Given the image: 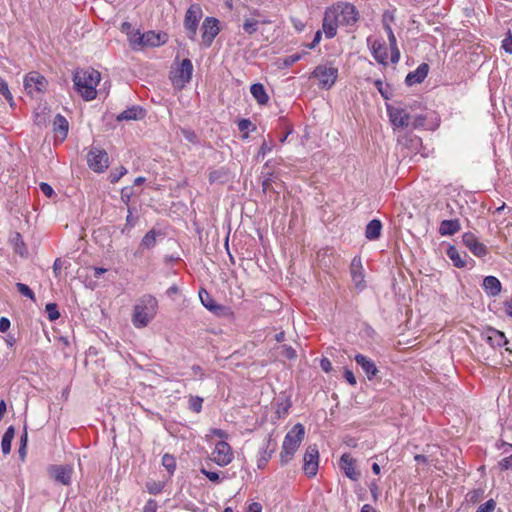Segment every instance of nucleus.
I'll return each instance as SVG.
<instances>
[{
	"label": "nucleus",
	"instance_id": "f8f14e48",
	"mask_svg": "<svg viewBox=\"0 0 512 512\" xmlns=\"http://www.w3.org/2000/svg\"><path fill=\"white\" fill-rule=\"evenodd\" d=\"M219 21L214 17H206L201 26V38L203 45L208 48L211 46L213 40L218 35Z\"/></svg>",
	"mask_w": 512,
	"mask_h": 512
},
{
	"label": "nucleus",
	"instance_id": "13d9d810",
	"mask_svg": "<svg viewBox=\"0 0 512 512\" xmlns=\"http://www.w3.org/2000/svg\"><path fill=\"white\" fill-rule=\"evenodd\" d=\"M39 187L41 192L47 197H51L54 194L53 188L48 183L41 182Z\"/></svg>",
	"mask_w": 512,
	"mask_h": 512
},
{
	"label": "nucleus",
	"instance_id": "7ed1b4c3",
	"mask_svg": "<svg viewBox=\"0 0 512 512\" xmlns=\"http://www.w3.org/2000/svg\"><path fill=\"white\" fill-rule=\"evenodd\" d=\"M305 436V428L302 424H295L285 435L280 452L281 465L288 464L294 457Z\"/></svg>",
	"mask_w": 512,
	"mask_h": 512
},
{
	"label": "nucleus",
	"instance_id": "5fc2aeb1",
	"mask_svg": "<svg viewBox=\"0 0 512 512\" xmlns=\"http://www.w3.org/2000/svg\"><path fill=\"white\" fill-rule=\"evenodd\" d=\"M374 85L376 86L379 93L383 96V98L388 99L389 98V91L388 88L384 87V84L382 80L378 79L374 82Z\"/></svg>",
	"mask_w": 512,
	"mask_h": 512
},
{
	"label": "nucleus",
	"instance_id": "dca6fc26",
	"mask_svg": "<svg viewBox=\"0 0 512 512\" xmlns=\"http://www.w3.org/2000/svg\"><path fill=\"white\" fill-rule=\"evenodd\" d=\"M367 44L371 49V54L374 57V59L379 64L386 66L388 64V53L385 42L379 39L372 40L370 37H368Z\"/></svg>",
	"mask_w": 512,
	"mask_h": 512
},
{
	"label": "nucleus",
	"instance_id": "6e6552de",
	"mask_svg": "<svg viewBox=\"0 0 512 512\" xmlns=\"http://www.w3.org/2000/svg\"><path fill=\"white\" fill-rule=\"evenodd\" d=\"M87 163L96 173L104 172L109 166V157L104 149L93 147L87 154Z\"/></svg>",
	"mask_w": 512,
	"mask_h": 512
},
{
	"label": "nucleus",
	"instance_id": "9b49d317",
	"mask_svg": "<svg viewBox=\"0 0 512 512\" xmlns=\"http://www.w3.org/2000/svg\"><path fill=\"white\" fill-rule=\"evenodd\" d=\"M303 470L308 477H314L317 474L319 466V451L316 445L307 447L303 457Z\"/></svg>",
	"mask_w": 512,
	"mask_h": 512
},
{
	"label": "nucleus",
	"instance_id": "aec40b11",
	"mask_svg": "<svg viewBox=\"0 0 512 512\" xmlns=\"http://www.w3.org/2000/svg\"><path fill=\"white\" fill-rule=\"evenodd\" d=\"M339 22L337 20V16L334 15L333 10L328 8L325 11L324 19H323V31L327 38L331 39L337 34V27L339 26Z\"/></svg>",
	"mask_w": 512,
	"mask_h": 512
},
{
	"label": "nucleus",
	"instance_id": "20e7f679",
	"mask_svg": "<svg viewBox=\"0 0 512 512\" xmlns=\"http://www.w3.org/2000/svg\"><path fill=\"white\" fill-rule=\"evenodd\" d=\"M203 16L202 8L199 4H192L189 6L184 17V29L187 37L195 41L197 37V30L199 22Z\"/></svg>",
	"mask_w": 512,
	"mask_h": 512
},
{
	"label": "nucleus",
	"instance_id": "473e14b6",
	"mask_svg": "<svg viewBox=\"0 0 512 512\" xmlns=\"http://www.w3.org/2000/svg\"><path fill=\"white\" fill-rule=\"evenodd\" d=\"M142 113H143V110L141 108L133 106V107L128 108V109L124 110L123 112H121L117 116V120L118 121L137 120L143 116Z\"/></svg>",
	"mask_w": 512,
	"mask_h": 512
},
{
	"label": "nucleus",
	"instance_id": "de8ad7c7",
	"mask_svg": "<svg viewBox=\"0 0 512 512\" xmlns=\"http://www.w3.org/2000/svg\"><path fill=\"white\" fill-rule=\"evenodd\" d=\"M496 507V502L493 499H489L484 504L480 505L476 512H493Z\"/></svg>",
	"mask_w": 512,
	"mask_h": 512
},
{
	"label": "nucleus",
	"instance_id": "f257e3e1",
	"mask_svg": "<svg viewBox=\"0 0 512 512\" xmlns=\"http://www.w3.org/2000/svg\"><path fill=\"white\" fill-rule=\"evenodd\" d=\"M100 79V73L93 68L76 70L73 75L74 87L86 101H91L96 98V87Z\"/></svg>",
	"mask_w": 512,
	"mask_h": 512
},
{
	"label": "nucleus",
	"instance_id": "f704fd0d",
	"mask_svg": "<svg viewBox=\"0 0 512 512\" xmlns=\"http://www.w3.org/2000/svg\"><path fill=\"white\" fill-rule=\"evenodd\" d=\"M142 40H143V33H141L139 30H133L128 35V41L130 43V46L134 50L142 48Z\"/></svg>",
	"mask_w": 512,
	"mask_h": 512
},
{
	"label": "nucleus",
	"instance_id": "9d476101",
	"mask_svg": "<svg viewBox=\"0 0 512 512\" xmlns=\"http://www.w3.org/2000/svg\"><path fill=\"white\" fill-rule=\"evenodd\" d=\"M233 458L231 446L225 441H219L215 444L210 459L218 466L224 467L230 464Z\"/></svg>",
	"mask_w": 512,
	"mask_h": 512
},
{
	"label": "nucleus",
	"instance_id": "e2e57ef3",
	"mask_svg": "<svg viewBox=\"0 0 512 512\" xmlns=\"http://www.w3.org/2000/svg\"><path fill=\"white\" fill-rule=\"evenodd\" d=\"M10 320L6 317H1L0 318V332L2 333H5L9 330L10 328Z\"/></svg>",
	"mask_w": 512,
	"mask_h": 512
},
{
	"label": "nucleus",
	"instance_id": "e433bc0d",
	"mask_svg": "<svg viewBox=\"0 0 512 512\" xmlns=\"http://www.w3.org/2000/svg\"><path fill=\"white\" fill-rule=\"evenodd\" d=\"M483 496H484V490L481 488H478V489L469 491L466 494L465 499L468 503L476 504L483 498Z\"/></svg>",
	"mask_w": 512,
	"mask_h": 512
},
{
	"label": "nucleus",
	"instance_id": "39448f33",
	"mask_svg": "<svg viewBox=\"0 0 512 512\" xmlns=\"http://www.w3.org/2000/svg\"><path fill=\"white\" fill-rule=\"evenodd\" d=\"M193 73V64L190 59H183L179 66L171 72L170 79L174 87L182 89L190 82Z\"/></svg>",
	"mask_w": 512,
	"mask_h": 512
},
{
	"label": "nucleus",
	"instance_id": "f3484780",
	"mask_svg": "<svg viewBox=\"0 0 512 512\" xmlns=\"http://www.w3.org/2000/svg\"><path fill=\"white\" fill-rule=\"evenodd\" d=\"M351 279L357 290L362 291L365 288L364 269L360 257H354L350 265Z\"/></svg>",
	"mask_w": 512,
	"mask_h": 512
},
{
	"label": "nucleus",
	"instance_id": "4d7b16f0",
	"mask_svg": "<svg viewBox=\"0 0 512 512\" xmlns=\"http://www.w3.org/2000/svg\"><path fill=\"white\" fill-rule=\"evenodd\" d=\"M127 173V169L124 167H120L118 172H112L110 174V181L111 183H115L120 180L122 176H124Z\"/></svg>",
	"mask_w": 512,
	"mask_h": 512
},
{
	"label": "nucleus",
	"instance_id": "b1692460",
	"mask_svg": "<svg viewBox=\"0 0 512 512\" xmlns=\"http://www.w3.org/2000/svg\"><path fill=\"white\" fill-rule=\"evenodd\" d=\"M340 467L345 475L351 480H358L360 473L356 471L354 466V459L348 453H344L340 458Z\"/></svg>",
	"mask_w": 512,
	"mask_h": 512
},
{
	"label": "nucleus",
	"instance_id": "1a4fd4ad",
	"mask_svg": "<svg viewBox=\"0 0 512 512\" xmlns=\"http://www.w3.org/2000/svg\"><path fill=\"white\" fill-rule=\"evenodd\" d=\"M312 77L319 80L321 88L330 89L338 77V69L333 66L318 65L312 72Z\"/></svg>",
	"mask_w": 512,
	"mask_h": 512
},
{
	"label": "nucleus",
	"instance_id": "0eeeda50",
	"mask_svg": "<svg viewBox=\"0 0 512 512\" xmlns=\"http://www.w3.org/2000/svg\"><path fill=\"white\" fill-rule=\"evenodd\" d=\"M48 476L57 484L69 486L72 483L74 468L71 465H50L47 468Z\"/></svg>",
	"mask_w": 512,
	"mask_h": 512
},
{
	"label": "nucleus",
	"instance_id": "0e129e2a",
	"mask_svg": "<svg viewBox=\"0 0 512 512\" xmlns=\"http://www.w3.org/2000/svg\"><path fill=\"white\" fill-rule=\"evenodd\" d=\"M320 366L322 370L325 371L326 373L332 370V364L328 358H322L320 361Z\"/></svg>",
	"mask_w": 512,
	"mask_h": 512
},
{
	"label": "nucleus",
	"instance_id": "cd10ccee",
	"mask_svg": "<svg viewBox=\"0 0 512 512\" xmlns=\"http://www.w3.org/2000/svg\"><path fill=\"white\" fill-rule=\"evenodd\" d=\"M53 130L60 137L61 141H63L68 134L69 123L67 119L61 114H57L53 121Z\"/></svg>",
	"mask_w": 512,
	"mask_h": 512
},
{
	"label": "nucleus",
	"instance_id": "8fccbe9b",
	"mask_svg": "<svg viewBox=\"0 0 512 512\" xmlns=\"http://www.w3.org/2000/svg\"><path fill=\"white\" fill-rule=\"evenodd\" d=\"M200 472L205 475L211 482L219 483L221 481L220 476L217 472L209 471L205 468H201Z\"/></svg>",
	"mask_w": 512,
	"mask_h": 512
},
{
	"label": "nucleus",
	"instance_id": "f03ea898",
	"mask_svg": "<svg viewBox=\"0 0 512 512\" xmlns=\"http://www.w3.org/2000/svg\"><path fill=\"white\" fill-rule=\"evenodd\" d=\"M158 312V300L151 294L142 295L133 307L132 324L141 329L155 318Z\"/></svg>",
	"mask_w": 512,
	"mask_h": 512
},
{
	"label": "nucleus",
	"instance_id": "338daca9",
	"mask_svg": "<svg viewBox=\"0 0 512 512\" xmlns=\"http://www.w3.org/2000/svg\"><path fill=\"white\" fill-rule=\"evenodd\" d=\"M246 512H262V506L258 502H253L248 506Z\"/></svg>",
	"mask_w": 512,
	"mask_h": 512
},
{
	"label": "nucleus",
	"instance_id": "393cba45",
	"mask_svg": "<svg viewBox=\"0 0 512 512\" xmlns=\"http://www.w3.org/2000/svg\"><path fill=\"white\" fill-rule=\"evenodd\" d=\"M384 29L387 32L388 41H389L390 50H391L390 60L393 64H396L400 60V51L397 46L396 37H395L394 32L389 24L384 23Z\"/></svg>",
	"mask_w": 512,
	"mask_h": 512
},
{
	"label": "nucleus",
	"instance_id": "412c9836",
	"mask_svg": "<svg viewBox=\"0 0 512 512\" xmlns=\"http://www.w3.org/2000/svg\"><path fill=\"white\" fill-rule=\"evenodd\" d=\"M356 363L362 368L369 380H372L378 373V369L373 360L363 354L355 355Z\"/></svg>",
	"mask_w": 512,
	"mask_h": 512
},
{
	"label": "nucleus",
	"instance_id": "603ef678",
	"mask_svg": "<svg viewBox=\"0 0 512 512\" xmlns=\"http://www.w3.org/2000/svg\"><path fill=\"white\" fill-rule=\"evenodd\" d=\"M301 57H302V55L299 53L289 55L283 59V64L286 67H289V66L293 65L294 63L298 62L301 59Z\"/></svg>",
	"mask_w": 512,
	"mask_h": 512
},
{
	"label": "nucleus",
	"instance_id": "a211bd4d",
	"mask_svg": "<svg viewBox=\"0 0 512 512\" xmlns=\"http://www.w3.org/2000/svg\"><path fill=\"white\" fill-rule=\"evenodd\" d=\"M387 112L393 126L404 128L409 125L410 116L405 109L401 107L388 106Z\"/></svg>",
	"mask_w": 512,
	"mask_h": 512
},
{
	"label": "nucleus",
	"instance_id": "ddd939ff",
	"mask_svg": "<svg viewBox=\"0 0 512 512\" xmlns=\"http://www.w3.org/2000/svg\"><path fill=\"white\" fill-rule=\"evenodd\" d=\"M277 448V442L273 438L272 434H268L265 439L263 440L262 447L259 450L258 453V459H257V467L259 469L265 468L268 461L272 457L273 453L275 452Z\"/></svg>",
	"mask_w": 512,
	"mask_h": 512
},
{
	"label": "nucleus",
	"instance_id": "2eb2a0df",
	"mask_svg": "<svg viewBox=\"0 0 512 512\" xmlns=\"http://www.w3.org/2000/svg\"><path fill=\"white\" fill-rule=\"evenodd\" d=\"M482 339L493 349L501 348L508 344L505 334L492 327H488L481 334Z\"/></svg>",
	"mask_w": 512,
	"mask_h": 512
},
{
	"label": "nucleus",
	"instance_id": "2f4dec72",
	"mask_svg": "<svg viewBox=\"0 0 512 512\" xmlns=\"http://www.w3.org/2000/svg\"><path fill=\"white\" fill-rule=\"evenodd\" d=\"M199 298L203 306L211 312L218 313V311L222 309L205 289H200Z\"/></svg>",
	"mask_w": 512,
	"mask_h": 512
},
{
	"label": "nucleus",
	"instance_id": "58836bf2",
	"mask_svg": "<svg viewBox=\"0 0 512 512\" xmlns=\"http://www.w3.org/2000/svg\"><path fill=\"white\" fill-rule=\"evenodd\" d=\"M203 398L199 396H191L189 399V409L195 413L202 410Z\"/></svg>",
	"mask_w": 512,
	"mask_h": 512
},
{
	"label": "nucleus",
	"instance_id": "6e6d98bb",
	"mask_svg": "<svg viewBox=\"0 0 512 512\" xmlns=\"http://www.w3.org/2000/svg\"><path fill=\"white\" fill-rule=\"evenodd\" d=\"M282 355L288 359H294L297 356L295 349L287 345L282 347Z\"/></svg>",
	"mask_w": 512,
	"mask_h": 512
},
{
	"label": "nucleus",
	"instance_id": "c9c22d12",
	"mask_svg": "<svg viewBox=\"0 0 512 512\" xmlns=\"http://www.w3.org/2000/svg\"><path fill=\"white\" fill-rule=\"evenodd\" d=\"M156 244V233L154 230L148 231L141 240L140 246L144 249H151Z\"/></svg>",
	"mask_w": 512,
	"mask_h": 512
},
{
	"label": "nucleus",
	"instance_id": "4be33fe9",
	"mask_svg": "<svg viewBox=\"0 0 512 512\" xmlns=\"http://www.w3.org/2000/svg\"><path fill=\"white\" fill-rule=\"evenodd\" d=\"M167 42V34L147 31L143 33L142 47H158Z\"/></svg>",
	"mask_w": 512,
	"mask_h": 512
},
{
	"label": "nucleus",
	"instance_id": "79ce46f5",
	"mask_svg": "<svg viewBox=\"0 0 512 512\" xmlns=\"http://www.w3.org/2000/svg\"><path fill=\"white\" fill-rule=\"evenodd\" d=\"M16 288L21 295L28 297L31 300L35 299L34 292L29 288L28 285L24 283H17Z\"/></svg>",
	"mask_w": 512,
	"mask_h": 512
},
{
	"label": "nucleus",
	"instance_id": "69168bd1",
	"mask_svg": "<svg viewBox=\"0 0 512 512\" xmlns=\"http://www.w3.org/2000/svg\"><path fill=\"white\" fill-rule=\"evenodd\" d=\"M291 406V403L287 400L284 403H280L278 405L277 413L281 415V413L286 414Z\"/></svg>",
	"mask_w": 512,
	"mask_h": 512
},
{
	"label": "nucleus",
	"instance_id": "4c0bfd02",
	"mask_svg": "<svg viewBox=\"0 0 512 512\" xmlns=\"http://www.w3.org/2000/svg\"><path fill=\"white\" fill-rule=\"evenodd\" d=\"M162 465L170 474H173L176 469V460L174 456L170 454H164L162 457Z\"/></svg>",
	"mask_w": 512,
	"mask_h": 512
},
{
	"label": "nucleus",
	"instance_id": "7c9ffc66",
	"mask_svg": "<svg viewBox=\"0 0 512 512\" xmlns=\"http://www.w3.org/2000/svg\"><path fill=\"white\" fill-rule=\"evenodd\" d=\"M250 92L260 105H265L269 101V96L266 93L263 84L261 83H255L251 85Z\"/></svg>",
	"mask_w": 512,
	"mask_h": 512
},
{
	"label": "nucleus",
	"instance_id": "680f3d73",
	"mask_svg": "<svg viewBox=\"0 0 512 512\" xmlns=\"http://www.w3.org/2000/svg\"><path fill=\"white\" fill-rule=\"evenodd\" d=\"M157 503L153 499H149L143 508V512H156Z\"/></svg>",
	"mask_w": 512,
	"mask_h": 512
},
{
	"label": "nucleus",
	"instance_id": "864d4df0",
	"mask_svg": "<svg viewBox=\"0 0 512 512\" xmlns=\"http://www.w3.org/2000/svg\"><path fill=\"white\" fill-rule=\"evenodd\" d=\"M501 47L504 49V51L506 53L512 54V35H511V33H509L508 36L502 40Z\"/></svg>",
	"mask_w": 512,
	"mask_h": 512
},
{
	"label": "nucleus",
	"instance_id": "a878e982",
	"mask_svg": "<svg viewBox=\"0 0 512 512\" xmlns=\"http://www.w3.org/2000/svg\"><path fill=\"white\" fill-rule=\"evenodd\" d=\"M461 224L458 219L443 220L439 225V234L441 236H451L459 232Z\"/></svg>",
	"mask_w": 512,
	"mask_h": 512
},
{
	"label": "nucleus",
	"instance_id": "a19ab883",
	"mask_svg": "<svg viewBox=\"0 0 512 512\" xmlns=\"http://www.w3.org/2000/svg\"><path fill=\"white\" fill-rule=\"evenodd\" d=\"M243 29L246 33L250 35L255 33L258 29V21L253 18L246 19L243 24Z\"/></svg>",
	"mask_w": 512,
	"mask_h": 512
},
{
	"label": "nucleus",
	"instance_id": "09e8293b",
	"mask_svg": "<svg viewBox=\"0 0 512 512\" xmlns=\"http://www.w3.org/2000/svg\"><path fill=\"white\" fill-rule=\"evenodd\" d=\"M225 176V172L223 169L214 170L209 173V181L211 183L214 182H222V178Z\"/></svg>",
	"mask_w": 512,
	"mask_h": 512
},
{
	"label": "nucleus",
	"instance_id": "c85d7f7f",
	"mask_svg": "<svg viewBox=\"0 0 512 512\" xmlns=\"http://www.w3.org/2000/svg\"><path fill=\"white\" fill-rule=\"evenodd\" d=\"M483 288L490 296H497L501 292V282L494 276H486L483 280Z\"/></svg>",
	"mask_w": 512,
	"mask_h": 512
},
{
	"label": "nucleus",
	"instance_id": "c756f323",
	"mask_svg": "<svg viewBox=\"0 0 512 512\" xmlns=\"http://www.w3.org/2000/svg\"><path fill=\"white\" fill-rule=\"evenodd\" d=\"M381 230V221L378 219H373L366 225L365 236L368 240H376L380 237Z\"/></svg>",
	"mask_w": 512,
	"mask_h": 512
},
{
	"label": "nucleus",
	"instance_id": "49530a36",
	"mask_svg": "<svg viewBox=\"0 0 512 512\" xmlns=\"http://www.w3.org/2000/svg\"><path fill=\"white\" fill-rule=\"evenodd\" d=\"M238 129L241 132H247L249 129L254 131L256 126L249 119H241L238 121Z\"/></svg>",
	"mask_w": 512,
	"mask_h": 512
},
{
	"label": "nucleus",
	"instance_id": "a18cd8bd",
	"mask_svg": "<svg viewBox=\"0 0 512 512\" xmlns=\"http://www.w3.org/2000/svg\"><path fill=\"white\" fill-rule=\"evenodd\" d=\"M128 212L129 213L126 217V224H125L124 228L122 229V233L129 232L130 229L133 228L137 222V217H134L132 215V211L130 208L128 209Z\"/></svg>",
	"mask_w": 512,
	"mask_h": 512
},
{
	"label": "nucleus",
	"instance_id": "052dcab7",
	"mask_svg": "<svg viewBox=\"0 0 512 512\" xmlns=\"http://www.w3.org/2000/svg\"><path fill=\"white\" fill-rule=\"evenodd\" d=\"M499 465H500L501 469H503V470L512 469V455L503 458L499 462Z\"/></svg>",
	"mask_w": 512,
	"mask_h": 512
},
{
	"label": "nucleus",
	"instance_id": "bf43d9fd",
	"mask_svg": "<svg viewBox=\"0 0 512 512\" xmlns=\"http://www.w3.org/2000/svg\"><path fill=\"white\" fill-rule=\"evenodd\" d=\"M344 378L352 386H355L357 384V380H356L354 373L349 369H345Z\"/></svg>",
	"mask_w": 512,
	"mask_h": 512
},
{
	"label": "nucleus",
	"instance_id": "423d86ee",
	"mask_svg": "<svg viewBox=\"0 0 512 512\" xmlns=\"http://www.w3.org/2000/svg\"><path fill=\"white\" fill-rule=\"evenodd\" d=\"M340 25H353L358 20L356 7L350 3H337L331 7Z\"/></svg>",
	"mask_w": 512,
	"mask_h": 512
},
{
	"label": "nucleus",
	"instance_id": "3c124183",
	"mask_svg": "<svg viewBox=\"0 0 512 512\" xmlns=\"http://www.w3.org/2000/svg\"><path fill=\"white\" fill-rule=\"evenodd\" d=\"M273 145L264 141L259 148L257 158H264L268 153L272 151Z\"/></svg>",
	"mask_w": 512,
	"mask_h": 512
},
{
	"label": "nucleus",
	"instance_id": "bb28decb",
	"mask_svg": "<svg viewBox=\"0 0 512 512\" xmlns=\"http://www.w3.org/2000/svg\"><path fill=\"white\" fill-rule=\"evenodd\" d=\"M446 254L455 267L464 268L466 266L468 255L465 252L460 253L455 246L450 245Z\"/></svg>",
	"mask_w": 512,
	"mask_h": 512
},
{
	"label": "nucleus",
	"instance_id": "c03bdc74",
	"mask_svg": "<svg viewBox=\"0 0 512 512\" xmlns=\"http://www.w3.org/2000/svg\"><path fill=\"white\" fill-rule=\"evenodd\" d=\"M0 94L9 102L13 100L7 82L0 76Z\"/></svg>",
	"mask_w": 512,
	"mask_h": 512
},
{
	"label": "nucleus",
	"instance_id": "37998d69",
	"mask_svg": "<svg viewBox=\"0 0 512 512\" xmlns=\"http://www.w3.org/2000/svg\"><path fill=\"white\" fill-rule=\"evenodd\" d=\"M181 134L185 138V140H187L188 142H190L192 144H198L199 139L193 130L187 129V128H182Z\"/></svg>",
	"mask_w": 512,
	"mask_h": 512
},
{
	"label": "nucleus",
	"instance_id": "6ab92c4d",
	"mask_svg": "<svg viewBox=\"0 0 512 512\" xmlns=\"http://www.w3.org/2000/svg\"><path fill=\"white\" fill-rule=\"evenodd\" d=\"M464 245L477 257H483L487 254L486 246L478 241V238L471 232L464 233L462 236Z\"/></svg>",
	"mask_w": 512,
	"mask_h": 512
},
{
	"label": "nucleus",
	"instance_id": "ea45409f",
	"mask_svg": "<svg viewBox=\"0 0 512 512\" xmlns=\"http://www.w3.org/2000/svg\"><path fill=\"white\" fill-rule=\"evenodd\" d=\"M45 309L48 315V319L50 321L57 320L60 317V313L55 303H48Z\"/></svg>",
	"mask_w": 512,
	"mask_h": 512
},
{
	"label": "nucleus",
	"instance_id": "5701e85b",
	"mask_svg": "<svg viewBox=\"0 0 512 512\" xmlns=\"http://www.w3.org/2000/svg\"><path fill=\"white\" fill-rule=\"evenodd\" d=\"M429 72V66L426 63L420 64L416 70L409 72L405 78V83L408 86L419 84L424 81Z\"/></svg>",
	"mask_w": 512,
	"mask_h": 512
},
{
	"label": "nucleus",
	"instance_id": "4468645a",
	"mask_svg": "<svg viewBox=\"0 0 512 512\" xmlns=\"http://www.w3.org/2000/svg\"><path fill=\"white\" fill-rule=\"evenodd\" d=\"M46 85L47 81L45 77L38 72H30L25 76L24 87L31 95L43 92L46 89Z\"/></svg>",
	"mask_w": 512,
	"mask_h": 512
},
{
	"label": "nucleus",
	"instance_id": "774afa93",
	"mask_svg": "<svg viewBox=\"0 0 512 512\" xmlns=\"http://www.w3.org/2000/svg\"><path fill=\"white\" fill-rule=\"evenodd\" d=\"M504 311L509 317H512V300H506L504 302Z\"/></svg>",
	"mask_w": 512,
	"mask_h": 512
},
{
	"label": "nucleus",
	"instance_id": "72a5a7b5",
	"mask_svg": "<svg viewBox=\"0 0 512 512\" xmlns=\"http://www.w3.org/2000/svg\"><path fill=\"white\" fill-rule=\"evenodd\" d=\"M14 435H15V429L13 426H9L3 437H2V441H1V449H2V452L3 454L7 455L10 453L11 451V442L14 438Z\"/></svg>",
	"mask_w": 512,
	"mask_h": 512
}]
</instances>
